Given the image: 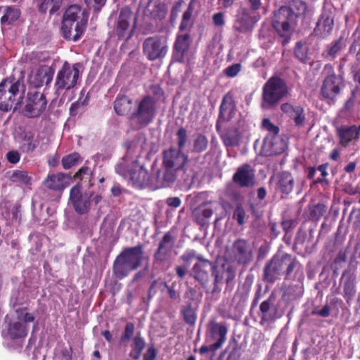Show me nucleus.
Listing matches in <instances>:
<instances>
[{
    "mask_svg": "<svg viewBox=\"0 0 360 360\" xmlns=\"http://www.w3.org/2000/svg\"><path fill=\"white\" fill-rule=\"evenodd\" d=\"M288 94V87L285 81L278 76H272L262 87L261 106L264 109L272 108Z\"/></svg>",
    "mask_w": 360,
    "mask_h": 360,
    "instance_id": "0eeeda50",
    "label": "nucleus"
},
{
    "mask_svg": "<svg viewBox=\"0 0 360 360\" xmlns=\"http://www.w3.org/2000/svg\"><path fill=\"white\" fill-rule=\"evenodd\" d=\"M336 134L339 139V144L347 148L352 141H357L360 138V124L346 126L342 125L336 129Z\"/></svg>",
    "mask_w": 360,
    "mask_h": 360,
    "instance_id": "412c9836",
    "label": "nucleus"
},
{
    "mask_svg": "<svg viewBox=\"0 0 360 360\" xmlns=\"http://www.w3.org/2000/svg\"><path fill=\"white\" fill-rule=\"evenodd\" d=\"M295 181L292 174L287 171L277 174L276 176L275 190L281 198H286L293 191Z\"/></svg>",
    "mask_w": 360,
    "mask_h": 360,
    "instance_id": "6ab92c4d",
    "label": "nucleus"
},
{
    "mask_svg": "<svg viewBox=\"0 0 360 360\" xmlns=\"http://www.w3.org/2000/svg\"><path fill=\"white\" fill-rule=\"evenodd\" d=\"M328 167V163L322 164L319 165L317 167V170H319L321 172V177L317 178L316 180L314 181V184H326V185L329 184L328 180L326 179V176L328 175V173L327 172V169Z\"/></svg>",
    "mask_w": 360,
    "mask_h": 360,
    "instance_id": "052dcab7",
    "label": "nucleus"
},
{
    "mask_svg": "<svg viewBox=\"0 0 360 360\" xmlns=\"http://www.w3.org/2000/svg\"><path fill=\"white\" fill-rule=\"evenodd\" d=\"M193 214L195 222L201 226H204L208 224V220L212 216L213 210L204 203L195 208Z\"/></svg>",
    "mask_w": 360,
    "mask_h": 360,
    "instance_id": "e433bc0d",
    "label": "nucleus"
},
{
    "mask_svg": "<svg viewBox=\"0 0 360 360\" xmlns=\"http://www.w3.org/2000/svg\"><path fill=\"white\" fill-rule=\"evenodd\" d=\"M85 4L90 10L94 13H99L102 8L105 5L107 0H84Z\"/></svg>",
    "mask_w": 360,
    "mask_h": 360,
    "instance_id": "13d9d810",
    "label": "nucleus"
},
{
    "mask_svg": "<svg viewBox=\"0 0 360 360\" xmlns=\"http://www.w3.org/2000/svg\"><path fill=\"white\" fill-rule=\"evenodd\" d=\"M177 149L184 150L188 141L187 131L184 127H181L176 132Z\"/></svg>",
    "mask_w": 360,
    "mask_h": 360,
    "instance_id": "5fc2aeb1",
    "label": "nucleus"
},
{
    "mask_svg": "<svg viewBox=\"0 0 360 360\" xmlns=\"http://www.w3.org/2000/svg\"><path fill=\"white\" fill-rule=\"evenodd\" d=\"M281 110L294 121L296 127L304 126L306 117L304 110L301 105H293L290 103H284L281 105Z\"/></svg>",
    "mask_w": 360,
    "mask_h": 360,
    "instance_id": "a878e982",
    "label": "nucleus"
},
{
    "mask_svg": "<svg viewBox=\"0 0 360 360\" xmlns=\"http://www.w3.org/2000/svg\"><path fill=\"white\" fill-rule=\"evenodd\" d=\"M24 91L23 84L14 77L3 79L0 83V110H17L23 99Z\"/></svg>",
    "mask_w": 360,
    "mask_h": 360,
    "instance_id": "39448f33",
    "label": "nucleus"
},
{
    "mask_svg": "<svg viewBox=\"0 0 360 360\" xmlns=\"http://www.w3.org/2000/svg\"><path fill=\"white\" fill-rule=\"evenodd\" d=\"M89 14L77 4L70 5L65 11L62 20L63 36L66 39L78 41L86 29Z\"/></svg>",
    "mask_w": 360,
    "mask_h": 360,
    "instance_id": "20e7f679",
    "label": "nucleus"
},
{
    "mask_svg": "<svg viewBox=\"0 0 360 360\" xmlns=\"http://www.w3.org/2000/svg\"><path fill=\"white\" fill-rule=\"evenodd\" d=\"M349 53L354 55L357 65H360V36L352 41L349 48Z\"/></svg>",
    "mask_w": 360,
    "mask_h": 360,
    "instance_id": "6e6d98bb",
    "label": "nucleus"
},
{
    "mask_svg": "<svg viewBox=\"0 0 360 360\" xmlns=\"http://www.w3.org/2000/svg\"><path fill=\"white\" fill-rule=\"evenodd\" d=\"M158 159H155L148 170L146 165H140L138 160L129 161L125 159L120 161L115 167L117 174L127 181L129 186L135 189L146 188L155 189V182L158 181V169L156 165Z\"/></svg>",
    "mask_w": 360,
    "mask_h": 360,
    "instance_id": "f257e3e1",
    "label": "nucleus"
},
{
    "mask_svg": "<svg viewBox=\"0 0 360 360\" xmlns=\"http://www.w3.org/2000/svg\"><path fill=\"white\" fill-rule=\"evenodd\" d=\"M254 23L252 17L248 11H244L235 20L233 27L237 32L247 33L252 30Z\"/></svg>",
    "mask_w": 360,
    "mask_h": 360,
    "instance_id": "2f4dec72",
    "label": "nucleus"
},
{
    "mask_svg": "<svg viewBox=\"0 0 360 360\" xmlns=\"http://www.w3.org/2000/svg\"><path fill=\"white\" fill-rule=\"evenodd\" d=\"M85 175L89 176V181H91V176L92 175V172L88 166L82 167L74 175V179L75 180H82Z\"/></svg>",
    "mask_w": 360,
    "mask_h": 360,
    "instance_id": "774afa93",
    "label": "nucleus"
},
{
    "mask_svg": "<svg viewBox=\"0 0 360 360\" xmlns=\"http://www.w3.org/2000/svg\"><path fill=\"white\" fill-rule=\"evenodd\" d=\"M198 255H196L195 251L193 250H188L184 252L180 257L184 264V266L189 267L191 262L193 259H196Z\"/></svg>",
    "mask_w": 360,
    "mask_h": 360,
    "instance_id": "338daca9",
    "label": "nucleus"
},
{
    "mask_svg": "<svg viewBox=\"0 0 360 360\" xmlns=\"http://www.w3.org/2000/svg\"><path fill=\"white\" fill-rule=\"evenodd\" d=\"M80 159V155L78 153H72L65 155L61 160L63 167L65 169H69L75 166Z\"/></svg>",
    "mask_w": 360,
    "mask_h": 360,
    "instance_id": "3c124183",
    "label": "nucleus"
},
{
    "mask_svg": "<svg viewBox=\"0 0 360 360\" xmlns=\"http://www.w3.org/2000/svg\"><path fill=\"white\" fill-rule=\"evenodd\" d=\"M228 329L225 324L220 323H212L209 332L205 338V344L199 349L200 354L208 352H215L226 340Z\"/></svg>",
    "mask_w": 360,
    "mask_h": 360,
    "instance_id": "9b49d317",
    "label": "nucleus"
},
{
    "mask_svg": "<svg viewBox=\"0 0 360 360\" xmlns=\"http://www.w3.org/2000/svg\"><path fill=\"white\" fill-rule=\"evenodd\" d=\"M327 207L323 203L308 205L306 212L311 221H319L326 212Z\"/></svg>",
    "mask_w": 360,
    "mask_h": 360,
    "instance_id": "37998d69",
    "label": "nucleus"
},
{
    "mask_svg": "<svg viewBox=\"0 0 360 360\" xmlns=\"http://www.w3.org/2000/svg\"><path fill=\"white\" fill-rule=\"evenodd\" d=\"M7 333L11 340L22 338L27 335V327L20 321H11L8 324Z\"/></svg>",
    "mask_w": 360,
    "mask_h": 360,
    "instance_id": "4c0bfd02",
    "label": "nucleus"
},
{
    "mask_svg": "<svg viewBox=\"0 0 360 360\" xmlns=\"http://www.w3.org/2000/svg\"><path fill=\"white\" fill-rule=\"evenodd\" d=\"M46 97L42 93L38 91L30 93L25 107V114L29 117H39L46 109Z\"/></svg>",
    "mask_w": 360,
    "mask_h": 360,
    "instance_id": "f3484780",
    "label": "nucleus"
},
{
    "mask_svg": "<svg viewBox=\"0 0 360 360\" xmlns=\"http://www.w3.org/2000/svg\"><path fill=\"white\" fill-rule=\"evenodd\" d=\"M232 181L240 188H250L255 184V169L249 164H243L233 174Z\"/></svg>",
    "mask_w": 360,
    "mask_h": 360,
    "instance_id": "a211bd4d",
    "label": "nucleus"
},
{
    "mask_svg": "<svg viewBox=\"0 0 360 360\" xmlns=\"http://www.w3.org/2000/svg\"><path fill=\"white\" fill-rule=\"evenodd\" d=\"M295 56L302 63H306L309 59L307 49L302 41H297L294 49Z\"/></svg>",
    "mask_w": 360,
    "mask_h": 360,
    "instance_id": "8fccbe9b",
    "label": "nucleus"
},
{
    "mask_svg": "<svg viewBox=\"0 0 360 360\" xmlns=\"http://www.w3.org/2000/svg\"><path fill=\"white\" fill-rule=\"evenodd\" d=\"M220 138L226 147L238 146L240 144L241 134L236 127H229L220 134Z\"/></svg>",
    "mask_w": 360,
    "mask_h": 360,
    "instance_id": "72a5a7b5",
    "label": "nucleus"
},
{
    "mask_svg": "<svg viewBox=\"0 0 360 360\" xmlns=\"http://www.w3.org/2000/svg\"><path fill=\"white\" fill-rule=\"evenodd\" d=\"M277 262L283 271V275H285V278L287 279L293 271L300 266V264L292 255L288 253H277L275 255Z\"/></svg>",
    "mask_w": 360,
    "mask_h": 360,
    "instance_id": "cd10ccee",
    "label": "nucleus"
},
{
    "mask_svg": "<svg viewBox=\"0 0 360 360\" xmlns=\"http://www.w3.org/2000/svg\"><path fill=\"white\" fill-rule=\"evenodd\" d=\"M32 4L39 13H49L51 18L60 11L63 0H33Z\"/></svg>",
    "mask_w": 360,
    "mask_h": 360,
    "instance_id": "c85d7f7f",
    "label": "nucleus"
},
{
    "mask_svg": "<svg viewBox=\"0 0 360 360\" xmlns=\"http://www.w3.org/2000/svg\"><path fill=\"white\" fill-rule=\"evenodd\" d=\"M27 309V307L18 308L15 313L18 314V318L22 321V323L26 325L27 323L33 322L35 320V316L28 312H25Z\"/></svg>",
    "mask_w": 360,
    "mask_h": 360,
    "instance_id": "4d7b16f0",
    "label": "nucleus"
},
{
    "mask_svg": "<svg viewBox=\"0 0 360 360\" xmlns=\"http://www.w3.org/2000/svg\"><path fill=\"white\" fill-rule=\"evenodd\" d=\"M283 275V271L275 255L264 265L262 280L268 283H274Z\"/></svg>",
    "mask_w": 360,
    "mask_h": 360,
    "instance_id": "bb28decb",
    "label": "nucleus"
},
{
    "mask_svg": "<svg viewBox=\"0 0 360 360\" xmlns=\"http://www.w3.org/2000/svg\"><path fill=\"white\" fill-rule=\"evenodd\" d=\"M181 312L184 321L187 324L191 326H193L195 324L197 316L195 310L191 307V304L183 307Z\"/></svg>",
    "mask_w": 360,
    "mask_h": 360,
    "instance_id": "de8ad7c7",
    "label": "nucleus"
},
{
    "mask_svg": "<svg viewBox=\"0 0 360 360\" xmlns=\"http://www.w3.org/2000/svg\"><path fill=\"white\" fill-rule=\"evenodd\" d=\"M191 44V35L188 33L178 34L174 42V49L181 58L184 57Z\"/></svg>",
    "mask_w": 360,
    "mask_h": 360,
    "instance_id": "ea45409f",
    "label": "nucleus"
},
{
    "mask_svg": "<svg viewBox=\"0 0 360 360\" xmlns=\"http://www.w3.org/2000/svg\"><path fill=\"white\" fill-rule=\"evenodd\" d=\"M323 74L327 75L321 87V94L324 98L334 103L342 89L345 87L344 78L340 75L335 74L333 66L331 64L324 65Z\"/></svg>",
    "mask_w": 360,
    "mask_h": 360,
    "instance_id": "9d476101",
    "label": "nucleus"
},
{
    "mask_svg": "<svg viewBox=\"0 0 360 360\" xmlns=\"http://www.w3.org/2000/svg\"><path fill=\"white\" fill-rule=\"evenodd\" d=\"M134 323L129 322L126 324L124 331L120 337V342H125L129 340L134 333Z\"/></svg>",
    "mask_w": 360,
    "mask_h": 360,
    "instance_id": "e2e57ef3",
    "label": "nucleus"
},
{
    "mask_svg": "<svg viewBox=\"0 0 360 360\" xmlns=\"http://www.w3.org/2000/svg\"><path fill=\"white\" fill-rule=\"evenodd\" d=\"M134 108L133 101L124 95H118L114 101V109L117 115H129Z\"/></svg>",
    "mask_w": 360,
    "mask_h": 360,
    "instance_id": "473e14b6",
    "label": "nucleus"
},
{
    "mask_svg": "<svg viewBox=\"0 0 360 360\" xmlns=\"http://www.w3.org/2000/svg\"><path fill=\"white\" fill-rule=\"evenodd\" d=\"M165 171L163 175L162 184L164 187L169 186L170 184L175 182L176 180V172L180 169L174 168H165Z\"/></svg>",
    "mask_w": 360,
    "mask_h": 360,
    "instance_id": "603ef678",
    "label": "nucleus"
},
{
    "mask_svg": "<svg viewBox=\"0 0 360 360\" xmlns=\"http://www.w3.org/2000/svg\"><path fill=\"white\" fill-rule=\"evenodd\" d=\"M229 257L238 265L247 266L254 259V249L251 243L244 238L233 241L229 250Z\"/></svg>",
    "mask_w": 360,
    "mask_h": 360,
    "instance_id": "ddd939ff",
    "label": "nucleus"
},
{
    "mask_svg": "<svg viewBox=\"0 0 360 360\" xmlns=\"http://www.w3.org/2000/svg\"><path fill=\"white\" fill-rule=\"evenodd\" d=\"M155 101L150 96H145L139 103L138 108L129 115V120L139 127L148 124L154 117Z\"/></svg>",
    "mask_w": 360,
    "mask_h": 360,
    "instance_id": "4468645a",
    "label": "nucleus"
},
{
    "mask_svg": "<svg viewBox=\"0 0 360 360\" xmlns=\"http://www.w3.org/2000/svg\"><path fill=\"white\" fill-rule=\"evenodd\" d=\"M274 296L271 295L269 298L263 301L259 306V311L261 313L260 318L262 322H269L275 319L276 310H274V314H271V309L274 305Z\"/></svg>",
    "mask_w": 360,
    "mask_h": 360,
    "instance_id": "c9c22d12",
    "label": "nucleus"
},
{
    "mask_svg": "<svg viewBox=\"0 0 360 360\" xmlns=\"http://www.w3.org/2000/svg\"><path fill=\"white\" fill-rule=\"evenodd\" d=\"M145 17L156 20L158 18V0H149L143 10Z\"/></svg>",
    "mask_w": 360,
    "mask_h": 360,
    "instance_id": "09e8293b",
    "label": "nucleus"
},
{
    "mask_svg": "<svg viewBox=\"0 0 360 360\" xmlns=\"http://www.w3.org/2000/svg\"><path fill=\"white\" fill-rule=\"evenodd\" d=\"M131 349L129 352V356L134 360H138L140 359L143 350L146 347V342L143 338L136 335L135 336L131 344Z\"/></svg>",
    "mask_w": 360,
    "mask_h": 360,
    "instance_id": "c03bdc74",
    "label": "nucleus"
},
{
    "mask_svg": "<svg viewBox=\"0 0 360 360\" xmlns=\"http://www.w3.org/2000/svg\"><path fill=\"white\" fill-rule=\"evenodd\" d=\"M82 68L81 63L70 64L65 61L56 77L54 89L56 93L60 94L63 90L69 91L75 88L80 78V70Z\"/></svg>",
    "mask_w": 360,
    "mask_h": 360,
    "instance_id": "6e6552de",
    "label": "nucleus"
},
{
    "mask_svg": "<svg viewBox=\"0 0 360 360\" xmlns=\"http://www.w3.org/2000/svg\"><path fill=\"white\" fill-rule=\"evenodd\" d=\"M209 146L207 136L202 133H195L193 136V143L191 152L192 153H201L205 152Z\"/></svg>",
    "mask_w": 360,
    "mask_h": 360,
    "instance_id": "58836bf2",
    "label": "nucleus"
},
{
    "mask_svg": "<svg viewBox=\"0 0 360 360\" xmlns=\"http://www.w3.org/2000/svg\"><path fill=\"white\" fill-rule=\"evenodd\" d=\"M174 243V237L172 236L171 233H166L159 243V252L162 249L171 250L173 248Z\"/></svg>",
    "mask_w": 360,
    "mask_h": 360,
    "instance_id": "bf43d9fd",
    "label": "nucleus"
},
{
    "mask_svg": "<svg viewBox=\"0 0 360 360\" xmlns=\"http://www.w3.org/2000/svg\"><path fill=\"white\" fill-rule=\"evenodd\" d=\"M347 250L346 249L340 250L334 259V263L332 264V266H331V268L333 269V275L338 274V271L339 269L338 264L345 262L347 260Z\"/></svg>",
    "mask_w": 360,
    "mask_h": 360,
    "instance_id": "864d4df0",
    "label": "nucleus"
},
{
    "mask_svg": "<svg viewBox=\"0 0 360 360\" xmlns=\"http://www.w3.org/2000/svg\"><path fill=\"white\" fill-rule=\"evenodd\" d=\"M70 176L64 173L49 174L44 180L45 187L53 191H63L69 185Z\"/></svg>",
    "mask_w": 360,
    "mask_h": 360,
    "instance_id": "393cba45",
    "label": "nucleus"
},
{
    "mask_svg": "<svg viewBox=\"0 0 360 360\" xmlns=\"http://www.w3.org/2000/svg\"><path fill=\"white\" fill-rule=\"evenodd\" d=\"M188 162V156L182 150L170 148L162 153V165L165 168L182 169Z\"/></svg>",
    "mask_w": 360,
    "mask_h": 360,
    "instance_id": "dca6fc26",
    "label": "nucleus"
},
{
    "mask_svg": "<svg viewBox=\"0 0 360 360\" xmlns=\"http://www.w3.org/2000/svg\"><path fill=\"white\" fill-rule=\"evenodd\" d=\"M9 179L13 183L21 184L26 186L32 184V178L26 171L14 170L9 176Z\"/></svg>",
    "mask_w": 360,
    "mask_h": 360,
    "instance_id": "a18cd8bd",
    "label": "nucleus"
},
{
    "mask_svg": "<svg viewBox=\"0 0 360 360\" xmlns=\"http://www.w3.org/2000/svg\"><path fill=\"white\" fill-rule=\"evenodd\" d=\"M191 275L200 283L207 292L214 294L221 291L219 284L223 281V272L215 262L198 255Z\"/></svg>",
    "mask_w": 360,
    "mask_h": 360,
    "instance_id": "7ed1b4c3",
    "label": "nucleus"
},
{
    "mask_svg": "<svg viewBox=\"0 0 360 360\" xmlns=\"http://www.w3.org/2000/svg\"><path fill=\"white\" fill-rule=\"evenodd\" d=\"M287 148L285 141L279 136L266 135L262 140L258 154L263 157H270L283 153Z\"/></svg>",
    "mask_w": 360,
    "mask_h": 360,
    "instance_id": "2eb2a0df",
    "label": "nucleus"
},
{
    "mask_svg": "<svg viewBox=\"0 0 360 360\" xmlns=\"http://www.w3.org/2000/svg\"><path fill=\"white\" fill-rule=\"evenodd\" d=\"M133 18V12L129 6L122 7L118 14L117 21L115 25L114 31L120 40L128 41L134 34L136 27V19L131 26V21Z\"/></svg>",
    "mask_w": 360,
    "mask_h": 360,
    "instance_id": "f8f14e48",
    "label": "nucleus"
},
{
    "mask_svg": "<svg viewBox=\"0 0 360 360\" xmlns=\"http://www.w3.org/2000/svg\"><path fill=\"white\" fill-rule=\"evenodd\" d=\"M315 247L313 229L309 230V234L301 230L297 232L294 243V249L310 254L315 249Z\"/></svg>",
    "mask_w": 360,
    "mask_h": 360,
    "instance_id": "b1692460",
    "label": "nucleus"
},
{
    "mask_svg": "<svg viewBox=\"0 0 360 360\" xmlns=\"http://www.w3.org/2000/svg\"><path fill=\"white\" fill-rule=\"evenodd\" d=\"M345 47V39L343 36H340L326 46L321 56L325 59L333 60Z\"/></svg>",
    "mask_w": 360,
    "mask_h": 360,
    "instance_id": "7c9ffc66",
    "label": "nucleus"
},
{
    "mask_svg": "<svg viewBox=\"0 0 360 360\" xmlns=\"http://www.w3.org/2000/svg\"><path fill=\"white\" fill-rule=\"evenodd\" d=\"M288 5L281 6L274 13L271 25L280 37L282 44H287L295 32L297 20L302 17L307 9V4L302 0H287Z\"/></svg>",
    "mask_w": 360,
    "mask_h": 360,
    "instance_id": "f03ea898",
    "label": "nucleus"
},
{
    "mask_svg": "<svg viewBox=\"0 0 360 360\" xmlns=\"http://www.w3.org/2000/svg\"><path fill=\"white\" fill-rule=\"evenodd\" d=\"M262 126L264 129H266L270 133L269 135L278 136V134L279 133L280 131L279 128L278 127L274 124L269 118L263 119Z\"/></svg>",
    "mask_w": 360,
    "mask_h": 360,
    "instance_id": "680f3d73",
    "label": "nucleus"
},
{
    "mask_svg": "<svg viewBox=\"0 0 360 360\" xmlns=\"http://www.w3.org/2000/svg\"><path fill=\"white\" fill-rule=\"evenodd\" d=\"M0 22L2 26L11 25L16 22L21 15L20 10L13 6H0Z\"/></svg>",
    "mask_w": 360,
    "mask_h": 360,
    "instance_id": "c756f323",
    "label": "nucleus"
},
{
    "mask_svg": "<svg viewBox=\"0 0 360 360\" xmlns=\"http://www.w3.org/2000/svg\"><path fill=\"white\" fill-rule=\"evenodd\" d=\"M193 1L194 0H191L189 2L187 9L184 12L182 15L181 22L179 27L180 32H190L194 25L195 19L193 17Z\"/></svg>",
    "mask_w": 360,
    "mask_h": 360,
    "instance_id": "f704fd0d",
    "label": "nucleus"
},
{
    "mask_svg": "<svg viewBox=\"0 0 360 360\" xmlns=\"http://www.w3.org/2000/svg\"><path fill=\"white\" fill-rule=\"evenodd\" d=\"M236 103L232 92H227L222 98L219 109L220 120L231 121L236 115Z\"/></svg>",
    "mask_w": 360,
    "mask_h": 360,
    "instance_id": "5701e85b",
    "label": "nucleus"
},
{
    "mask_svg": "<svg viewBox=\"0 0 360 360\" xmlns=\"http://www.w3.org/2000/svg\"><path fill=\"white\" fill-rule=\"evenodd\" d=\"M334 27V18L330 12L323 11L320 15L313 34L315 37L324 39L332 32Z\"/></svg>",
    "mask_w": 360,
    "mask_h": 360,
    "instance_id": "4be33fe9",
    "label": "nucleus"
},
{
    "mask_svg": "<svg viewBox=\"0 0 360 360\" xmlns=\"http://www.w3.org/2000/svg\"><path fill=\"white\" fill-rule=\"evenodd\" d=\"M342 296L347 304L350 305L356 293V276L351 269H345L341 276Z\"/></svg>",
    "mask_w": 360,
    "mask_h": 360,
    "instance_id": "aec40b11",
    "label": "nucleus"
},
{
    "mask_svg": "<svg viewBox=\"0 0 360 360\" xmlns=\"http://www.w3.org/2000/svg\"><path fill=\"white\" fill-rule=\"evenodd\" d=\"M29 80L30 84L38 88L42 86L44 83L49 85L52 80V75L46 70L39 69L34 75L30 76Z\"/></svg>",
    "mask_w": 360,
    "mask_h": 360,
    "instance_id": "a19ab883",
    "label": "nucleus"
},
{
    "mask_svg": "<svg viewBox=\"0 0 360 360\" xmlns=\"http://www.w3.org/2000/svg\"><path fill=\"white\" fill-rule=\"evenodd\" d=\"M124 146L127 149V154L120 161L125 159H127L129 161L138 160L139 155V153L138 151V143L136 141H127L125 142Z\"/></svg>",
    "mask_w": 360,
    "mask_h": 360,
    "instance_id": "49530a36",
    "label": "nucleus"
},
{
    "mask_svg": "<svg viewBox=\"0 0 360 360\" xmlns=\"http://www.w3.org/2000/svg\"><path fill=\"white\" fill-rule=\"evenodd\" d=\"M143 257V245L141 243L135 247L124 248L114 262V274L119 279L125 278L141 266Z\"/></svg>",
    "mask_w": 360,
    "mask_h": 360,
    "instance_id": "423d86ee",
    "label": "nucleus"
},
{
    "mask_svg": "<svg viewBox=\"0 0 360 360\" xmlns=\"http://www.w3.org/2000/svg\"><path fill=\"white\" fill-rule=\"evenodd\" d=\"M143 53L150 60L158 58V38L148 37L144 41Z\"/></svg>",
    "mask_w": 360,
    "mask_h": 360,
    "instance_id": "79ce46f5",
    "label": "nucleus"
},
{
    "mask_svg": "<svg viewBox=\"0 0 360 360\" xmlns=\"http://www.w3.org/2000/svg\"><path fill=\"white\" fill-rule=\"evenodd\" d=\"M241 70V65L240 63H234L228 66L224 69V75L230 78L235 77Z\"/></svg>",
    "mask_w": 360,
    "mask_h": 360,
    "instance_id": "0e129e2a",
    "label": "nucleus"
},
{
    "mask_svg": "<svg viewBox=\"0 0 360 360\" xmlns=\"http://www.w3.org/2000/svg\"><path fill=\"white\" fill-rule=\"evenodd\" d=\"M233 217L239 225H243L245 223V212L241 205H238L233 211Z\"/></svg>",
    "mask_w": 360,
    "mask_h": 360,
    "instance_id": "69168bd1",
    "label": "nucleus"
},
{
    "mask_svg": "<svg viewBox=\"0 0 360 360\" xmlns=\"http://www.w3.org/2000/svg\"><path fill=\"white\" fill-rule=\"evenodd\" d=\"M102 196L100 194L94 195V192L87 193L82 191L80 183H77L72 186L70 191V201L79 214H85L89 213L91 209V202L97 205L102 200Z\"/></svg>",
    "mask_w": 360,
    "mask_h": 360,
    "instance_id": "1a4fd4ad",
    "label": "nucleus"
}]
</instances>
